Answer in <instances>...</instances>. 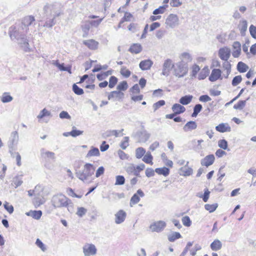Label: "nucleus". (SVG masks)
<instances>
[{"instance_id": "f257e3e1", "label": "nucleus", "mask_w": 256, "mask_h": 256, "mask_svg": "<svg viewBox=\"0 0 256 256\" xmlns=\"http://www.w3.org/2000/svg\"><path fill=\"white\" fill-rule=\"evenodd\" d=\"M8 34L12 40H16L20 47L25 51L30 50L29 44L26 34H22L16 26H12L9 28Z\"/></svg>"}, {"instance_id": "f03ea898", "label": "nucleus", "mask_w": 256, "mask_h": 256, "mask_svg": "<svg viewBox=\"0 0 256 256\" xmlns=\"http://www.w3.org/2000/svg\"><path fill=\"white\" fill-rule=\"evenodd\" d=\"M43 10L46 15L50 13V14H52L53 16V18L52 19L46 20L44 26L52 28L56 24V22H54L56 18L60 16L61 14L60 6L58 4H46L44 6Z\"/></svg>"}, {"instance_id": "7ed1b4c3", "label": "nucleus", "mask_w": 256, "mask_h": 256, "mask_svg": "<svg viewBox=\"0 0 256 256\" xmlns=\"http://www.w3.org/2000/svg\"><path fill=\"white\" fill-rule=\"evenodd\" d=\"M95 171V167L92 164L86 163L84 165L82 170H78L76 172V176L84 182H88Z\"/></svg>"}, {"instance_id": "20e7f679", "label": "nucleus", "mask_w": 256, "mask_h": 256, "mask_svg": "<svg viewBox=\"0 0 256 256\" xmlns=\"http://www.w3.org/2000/svg\"><path fill=\"white\" fill-rule=\"evenodd\" d=\"M52 204L55 208L66 207L72 204L70 200L62 194L54 196L52 199Z\"/></svg>"}, {"instance_id": "39448f33", "label": "nucleus", "mask_w": 256, "mask_h": 256, "mask_svg": "<svg viewBox=\"0 0 256 256\" xmlns=\"http://www.w3.org/2000/svg\"><path fill=\"white\" fill-rule=\"evenodd\" d=\"M188 71V64L180 62L176 64V68L174 70V74L178 78H182L186 74Z\"/></svg>"}, {"instance_id": "423d86ee", "label": "nucleus", "mask_w": 256, "mask_h": 256, "mask_svg": "<svg viewBox=\"0 0 256 256\" xmlns=\"http://www.w3.org/2000/svg\"><path fill=\"white\" fill-rule=\"evenodd\" d=\"M166 225V223L164 221L159 220L151 224L150 228L152 232H159L164 230Z\"/></svg>"}, {"instance_id": "0eeeda50", "label": "nucleus", "mask_w": 256, "mask_h": 256, "mask_svg": "<svg viewBox=\"0 0 256 256\" xmlns=\"http://www.w3.org/2000/svg\"><path fill=\"white\" fill-rule=\"evenodd\" d=\"M166 26L170 28H174L178 24V16L174 14H170L166 20Z\"/></svg>"}, {"instance_id": "6e6552de", "label": "nucleus", "mask_w": 256, "mask_h": 256, "mask_svg": "<svg viewBox=\"0 0 256 256\" xmlns=\"http://www.w3.org/2000/svg\"><path fill=\"white\" fill-rule=\"evenodd\" d=\"M174 67V64L170 59L166 60L162 66V74L164 76H168L170 70Z\"/></svg>"}, {"instance_id": "1a4fd4ad", "label": "nucleus", "mask_w": 256, "mask_h": 256, "mask_svg": "<svg viewBox=\"0 0 256 256\" xmlns=\"http://www.w3.org/2000/svg\"><path fill=\"white\" fill-rule=\"evenodd\" d=\"M83 252L84 256L94 255L96 253L97 250L93 244H87L83 246Z\"/></svg>"}, {"instance_id": "9d476101", "label": "nucleus", "mask_w": 256, "mask_h": 256, "mask_svg": "<svg viewBox=\"0 0 256 256\" xmlns=\"http://www.w3.org/2000/svg\"><path fill=\"white\" fill-rule=\"evenodd\" d=\"M218 55L221 60L227 61L230 56V50L227 47L220 48L218 50Z\"/></svg>"}, {"instance_id": "9b49d317", "label": "nucleus", "mask_w": 256, "mask_h": 256, "mask_svg": "<svg viewBox=\"0 0 256 256\" xmlns=\"http://www.w3.org/2000/svg\"><path fill=\"white\" fill-rule=\"evenodd\" d=\"M18 140V134L17 131L12 132L11 133L8 142V148L14 147L16 145Z\"/></svg>"}, {"instance_id": "f8f14e48", "label": "nucleus", "mask_w": 256, "mask_h": 256, "mask_svg": "<svg viewBox=\"0 0 256 256\" xmlns=\"http://www.w3.org/2000/svg\"><path fill=\"white\" fill-rule=\"evenodd\" d=\"M215 157L214 154H209L201 160L200 164L202 166L208 167L213 164Z\"/></svg>"}, {"instance_id": "ddd939ff", "label": "nucleus", "mask_w": 256, "mask_h": 256, "mask_svg": "<svg viewBox=\"0 0 256 256\" xmlns=\"http://www.w3.org/2000/svg\"><path fill=\"white\" fill-rule=\"evenodd\" d=\"M138 194L140 197H143L144 196V192L140 189L138 190H137L136 193L134 194L130 198V206H132L133 205L138 204L140 202V198L138 196Z\"/></svg>"}, {"instance_id": "4468645a", "label": "nucleus", "mask_w": 256, "mask_h": 256, "mask_svg": "<svg viewBox=\"0 0 256 256\" xmlns=\"http://www.w3.org/2000/svg\"><path fill=\"white\" fill-rule=\"evenodd\" d=\"M126 214L123 210H118L115 214V222L116 224H120L123 222L126 218Z\"/></svg>"}, {"instance_id": "2eb2a0df", "label": "nucleus", "mask_w": 256, "mask_h": 256, "mask_svg": "<svg viewBox=\"0 0 256 256\" xmlns=\"http://www.w3.org/2000/svg\"><path fill=\"white\" fill-rule=\"evenodd\" d=\"M222 71L220 69L214 68L212 70V73L209 76V80L210 82H215L221 77Z\"/></svg>"}, {"instance_id": "dca6fc26", "label": "nucleus", "mask_w": 256, "mask_h": 256, "mask_svg": "<svg viewBox=\"0 0 256 256\" xmlns=\"http://www.w3.org/2000/svg\"><path fill=\"white\" fill-rule=\"evenodd\" d=\"M234 50L232 52V56L234 58H238L241 52V44L238 42H234L232 44Z\"/></svg>"}, {"instance_id": "f3484780", "label": "nucleus", "mask_w": 256, "mask_h": 256, "mask_svg": "<svg viewBox=\"0 0 256 256\" xmlns=\"http://www.w3.org/2000/svg\"><path fill=\"white\" fill-rule=\"evenodd\" d=\"M153 64V62L150 60H142L139 64L140 68L142 70H150Z\"/></svg>"}, {"instance_id": "a211bd4d", "label": "nucleus", "mask_w": 256, "mask_h": 256, "mask_svg": "<svg viewBox=\"0 0 256 256\" xmlns=\"http://www.w3.org/2000/svg\"><path fill=\"white\" fill-rule=\"evenodd\" d=\"M35 20L34 18L32 16H27L24 17L22 22V28L24 30L30 26Z\"/></svg>"}, {"instance_id": "6ab92c4d", "label": "nucleus", "mask_w": 256, "mask_h": 256, "mask_svg": "<svg viewBox=\"0 0 256 256\" xmlns=\"http://www.w3.org/2000/svg\"><path fill=\"white\" fill-rule=\"evenodd\" d=\"M216 130L220 132H230L231 131V128L227 123H222L216 126Z\"/></svg>"}, {"instance_id": "aec40b11", "label": "nucleus", "mask_w": 256, "mask_h": 256, "mask_svg": "<svg viewBox=\"0 0 256 256\" xmlns=\"http://www.w3.org/2000/svg\"><path fill=\"white\" fill-rule=\"evenodd\" d=\"M52 64L58 68L61 71L68 72L69 74H72L71 72V66H64V64H60L58 60L54 61Z\"/></svg>"}, {"instance_id": "412c9836", "label": "nucleus", "mask_w": 256, "mask_h": 256, "mask_svg": "<svg viewBox=\"0 0 256 256\" xmlns=\"http://www.w3.org/2000/svg\"><path fill=\"white\" fill-rule=\"evenodd\" d=\"M83 44L87 46L90 49L94 50L98 48V42L94 40H84Z\"/></svg>"}, {"instance_id": "4be33fe9", "label": "nucleus", "mask_w": 256, "mask_h": 256, "mask_svg": "<svg viewBox=\"0 0 256 256\" xmlns=\"http://www.w3.org/2000/svg\"><path fill=\"white\" fill-rule=\"evenodd\" d=\"M139 137V142H145L150 137V134H148L145 130H144L138 132Z\"/></svg>"}, {"instance_id": "5701e85b", "label": "nucleus", "mask_w": 256, "mask_h": 256, "mask_svg": "<svg viewBox=\"0 0 256 256\" xmlns=\"http://www.w3.org/2000/svg\"><path fill=\"white\" fill-rule=\"evenodd\" d=\"M172 111L176 115L182 113H183L186 110V108L184 106H182L178 104H174L172 106Z\"/></svg>"}, {"instance_id": "b1692460", "label": "nucleus", "mask_w": 256, "mask_h": 256, "mask_svg": "<svg viewBox=\"0 0 256 256\" xmlns=\"http://www.w3.org/2000/svg\"><path fill=\"white\" fill-rule=\"evenodd\" d=\"M124 94L122 92H120L118 90L112 91L110 92L109 95L108 96V99L110 100V99L116 98H118V100L122 99L124 98Z\"/></svg>"}, {"instance_id": "393cba45", "label": "nucleus", "mask_w": 256, "mask_h": 256, "mask_svg": "<svg viewBox=\"0 0 256 256\" xmlns=\"http://www.w3.org/2000/svg\"><path fill=\"white\" fill-rule=\"evenodd\" d=\"M142 50V46L140 44H134L130 48L128 51L131 53L138 54Z\"/></svg>"}, {"instance_id": "a878e982", "label": "nucleus", "mask_w": 256, "mask_h": 256, "mask_svg": "<svg viewBox=\"0 0 256 256\" xmlns=\"http://www.w3.org/2000/svg\"><path fill=\"white\" fill-rule=\"evenodd\" d=\"M188 164V162H187L186 165L180 168V171L182 173L181 174L184 176H189L192 174L193 170L192 168L187 167Z\"/></svg>"}, {"instance_id": "bb28decb", "label": "nucleus", "mask_w": 256, "mask_h": 256, "mask_svg": "<svg viewBox=\"0 0 256 256\" xmlns=\"http://www.w3.org/2000/svg\"><path fill=\"white\" fill-rule=\"evenodd\" d=\"M197 128V124L194 121H190L188 122L184 126L183 129L184 131L187 132L196 129Z\"/></svg>"}, {"instance_id": "cd10ccee", "label": "nucleus", "mask_w": 256, "mask_h": 256, "mask_svg": "<svg viewBox=\"0 0 256 256\" xmlns=\"http://www.w3.org/2000/svg\"><path fill=\"white\" fill-rule=\"evenodd\" d=\"M180 58L181 60L180 62L185 63L188 64V63L190 62L192 60V58L190 54L188 52H183L181 54L180 56Z\"/></svg>"}, {"instance_id": "c85d7f7f", "label": "nucleus", "mask_w": 256, "mask_h": 256, "mask_svg": "<svg viewBox=\"0 0 256 256\" xmlns=\"http://www.w3.org/2000/svg\"><path fill=\"white\" fill-rule=\"evenodd\" d=\"M28 216H32L36 220H39L42 216V212L41 210H30L26 213Z\"/></svg>"}, {"instance_id": "c756f323", "label": "nucleus", "mask_w": 256, "mask_h": 256, "mask_svg": "<svg viewBox=\"0 0 256 256\" xmlns=\"http://www.w3.org/2000/svg\"><path fill=\"white\" fill-rule=\"evenodd\" d=\"M248 22L246 20H243L240 22L238 25V29L242 36H244L247 30Z\"/></svg>"}, {"instance_id": "7c9ffc66", "label": "nucleus", "mask_w": 256, "mask_h": 256, "mask_svg": "<svg viewBox=\"0 0 256 256\" xmlns=\"http://www.w3.org/2000/svg\"><path fill=\"white\" fill-rule=\"evenodd\" d=\"M192 98L193 96L192 95H186L182 96L180 99L179 102L182 105H187L192 102Z\"/></svg>"}, {"instance_id": "2f4dec72", "label": "nucleus", "mask_w": 256, "mask_h": 256, "mask_svg": "<svg viewBox=\"0 0 256 256\" xmlns=\"http://www.w3.org/2000/svg\"><path fill=\"white\" fill-rule=\"evenodd\" d=\"M155 172L158 174L163 175L164 176H168L170 174V169L165 166L162 168H156L154 170Z\"/></svg>"}, {"instance_id": "473e14b6", "label": "nucleus", "mask_w": 256, "mask_h": 256, "mask_svg": "<svg viewBox=\"0 0 256 256\" xmlns=\"http://www.w3.org/2000/svg\"><path fill=\"white\" fill-rule=\"evenodd\" d=\"M210 248L212 250L216 251L222 248V244L221 242L218 240H215L211 244Z\"/></svg>"}, {"instance_id": "72a5a7b5", "label": "nucleus", "mask_w": 256, "mask_h": 256, "mask_svg": "<svg viewBox=\"0 0 256 256\" xmlns=\"http://www.w3.org/2000/svg\"><path fill=\"white\" fill-rule=\"evenodd\" d=\"M236 68L237 70L240 73L245 72L248 69V66L242 62L238 63Z\"/></svg>"}, {"instance_id": "f704fd0d", "label": "nucleus", "mask_w": 256, "mask_h": 256, "mask_svg": "<svg viewBox=\"0 0 256 256\" xmlns=\"http://www.w3.org/2000/svg\"><path fill=\"white\" fill-rule=\"evenodd\" d=\"M100 152L99 150L95 147L92 146V148L88 152L86 157L89 158L91 156H99Z\"/></svg>"}, {"instance_id": "c9c22d12", "label": "nucleus", "mask_w": 256, "mask_h": 256, "mask_svg": "<svg viewBox=\"0 0 256 256\" xmlns=\"http://www.w3.org/2000/svg\"><path fill=\"white\" fill-rule=\"evenodd\" d=\"M182 238V236L178 232H172L168 236V240L170 242H174L176 240Z\"/></svg>"}, {"instance_id": "e433bc0d", "label": "nucleus", "mask_w": 256, "mask_h": 256, "mask_svg": "<svg viewBox=\"0 0 256 256\" xmlns=\"http://www.w3.org/2000/svg\"><path fill=\"white\" fill-rule=\"evenodd\" d=\"M168 8V5L165 4L162 6H160L158 8L155 9L152 14L154 15H158V14H164L166 10V8Z\"/></svg>"}, {"instance_id": "4c0bfd02", "label": "nucleus", "mask_w": 256, "mask_h": 256, "mask_svg": "<svg viewBox=\"0 0 256 256\" xmlns=\"http://www.w3.org/2000/svg\"><path fill=\"white\" fill-rule=\"evenodd\" d=\"M218 206V204L217 203H215L212 204H206L204 205L205 209L208 211L210 213L213 212H214Z\"/></svg>"}, {"instance_id": "58836bf2", "label": "nucleus", "mask_w": 256, "mask_h": 256, "mask_svg": "<svg viewBox=\"0 0 256 256\" xmlns=\"http://www.w3.org/2000/svg\"><path fill=\"white\" fill-rule=\"evenodd\" d=\"M146 153V150L142 147H140L136 150V157L137 158H140Z\"/></svg>"}, {"instance_id": "ea45409f", "label": "nucleus", "mask_w": 256, "mask_h": 256, "mask_svg": "<svg viewBox=\"0 0 256 256\" xmlns=\"http://www.w3.org/2000/svg\"><path fill=\"white\" fill-rule=\"evenodd\" d=\"M44 148H42L40 150V153H41V155L42 156H44V155L47 158H50L52 160L55 159L56 157H55V154L54 152H49V151L44 152Z\"/></svg>"}, {"instance_id": "a19ab883", "label": "nucleus", "mask_w": 256, "mask_h": 256, "mask_svg": "<svg viewBox=\"0 0 256 256\" xmlns=\"http://www.w3.org/2000/svg\"><path fill=\"white\" fill-rule=\"evenodd\" d=\"M153 157L152 156L150 152H148L146 155L144 156L142 160L146 163L149 164H152V160Z\"/></svg>"}, {"instance_id": "79ce46f5", "label": "nucleus", "mask_w": 256, "mask_h": 256, "mask_svg": "<svg viewBox=\"0 0 256 256\" xmlns=\"http://www.w3.org/2000/svg\"><path fill=\"white\" fill-rule=\"evenodd\" d=\"M128 88V84L126 81L124 80L119 83L117 86V90L118 91H124L127 90Z\"/></svg>"}, {"instance_id": "37998d69", "label": "nucleus", "mask_w": 256, "mask_h": 256, "mask_svg": "<svg viewBox=\"0 0 256 256\" xmlns=\"http://www.w3.org/2000/svg\"><path fill=\"white\" fill-rule=\"evenodd\" d=\"M136 166H134V164H129L126 166H125V170L126 172L130 174H134V171L136 170Z\"/></svg>"}, {"instance_id": "c03bdc74", "label": "nucleus", "mask_w": 256, "mask_h": 256, "mask_svg": "<svg viewBox=\"0 0 256 256\" xmlns=\"http://www.w3.org/2000/svg\"><path fill=\"white\" fill-rule=\"evenodd\" d=\"M246 104V100H240L234 106V108L236 110H242Z\"/></svg>"}, {"instance_id": "a18cd8bd", "label": "nucleus", "mask_w": 256, "mask_h": 256, "mask_svg": "<svg viewBox=\"0 0 256 256\" xmlns=\"http://www.w3.org/2000/svg\"><path fill=\"white\" fill-rule=\"evenodd\" d=\"M222 66L225 70H227V76H226L225 78H228L231 72V64L228 60L224 61V62L222 64Z\"/></svg>"}, {"instance_id": "49530a36", "label": "nucleus", "mask_w": 256, "mask_h": 256, "mask_svg": "<svg viewBox=\"0 0 256 256\" xmlns=\"http://www.w3.org/2000/svg\"><path fill=\"white\" fill-rule=\"evenodd\" d=\"M72 88L73 92L77 95H82L84 92V90L78 87L76 84H73Z\"/></svg>"}, {"instance_id": "de8ad7c7", "label": "nucleus", "mask_w": 256, "mask_h": 256, "mask_svg": "<svg viewBox=\"0 0 256 256\" xmlns=\"http://www.w3.org/2000/svg\"><path fill=\"white\" fill-rule=\"evenodd\" d=\"M125 182V178L123 176L118 175L116 177L115 185H123Z\"/></svg>"}, {"instance_id": "09e8293b", "label": "nucleus", "mask_w": 256, "mask_h": 256, "mask_svg": "<svg viewBox=\"0 0 256 256\" xmlns=\"http://www.w3.org/2000/svg\"><path fill=\"white\" fill-rule=\"evenodd\" d=\"M135 168L134 176L140 177V172L144 169L145 165L144 164H142L139 166H137Z\"/></svg>"}, {"instance_id": "8fccbe9b", "label": "nucleus", "mask_w": 256, "mask_h": 256, "mask_svg": "<svg viewBox=\"0 0 256 256\" xmlns=\"http://www.w3.org/2000/svg\"><path fill=\"white\" fill-rule=\"evenodd\" d=\"M50 112L48 111L46 108H44L40 112L39 114L37 116V118L39 119H41L46 116H50Z\"/></svg>"}, {"instance_id": "3c124183", "label": "nucleus", "mask_w": 256, "mask_h": 256, "mask_svg": "<svg viewBox=\"0 0 256 256\" xmlns=\"http://www.w3.org/2000/svg\"><path fill=\"white\" fill-rule=\"evenodd\" d=\"M118 79L114 76H111L109 80L108 86L110 88H113L118 82Z\"/></svg>"}, {"instance_id": "603ef678", "label": "nucleus", "mask_w": 256, "mask_h": 256, "mask_svg": "<svg viewBox=\"0 0 256 256\" xmlns=\"http://www.w3.org/2000/svg\"><path fill=\"white\" fill-rule=\"evenodd\" d=\"M72 130L70 132L71 136L72 137H76L77 136H80L84 132V131L78 130L76 129L75 126H73L72 128Z\"/></svg>"}, {"instance_id": "864d4df0", "label": "nucleus", "mask_w": 256, "mask_h": 256, "mask_svg": "<svg viewBox=\"0 0 256 256\" xmlns=\"http://www.w3.org/2000/svg\"><path fill=\"white\" fill-rule=\"evenodd\" d=\"M242 80V77L241 76H234L232 82V84L233 86H236L241 82Z\"/></svg>"}, {"instance_id": "5fc2aeb1", "label": "nucleus", "mask_w": 256, "mask_h": 256, "mask_svg": "<svg viewBox=\"0 0 256 256\" xmlns=\"http://www.w3.org/2000/svg\"><path fill=\"white\" fill-rule=\"evenodd\" d=\"M4 209L9 212V214H11L14 212V206L12 204H10L9 202H5L4 204Z\"/></svg>"}, {"instance_id": "6e6d98bb", "label": "nucleus", "mask_w": 256, "mask_h": 256, "mask_svg": "<svg viewBox=\"0 0 256 256\" xmlns=\"http://www.w3.org/2000/svg\"><path fill=\"white\" fill-rule=\"evenodd\" d=\"M218 146L220 148L224 150L228 149V142L224 139L219 140L218 142Z\"/></svg>"}, {"instance_id": "4d7b16f0", "label": "nucleus", "mask_w": 256, "mask_h": 256, "mask_svg": "<svg viewBox=\"0 0 256 256\" xmlns=\"http://www.w3.org/2000/svg\"><path fill=\"white\" fill-rule=\"evenodd\" d=\"M164 104L165 101L164 100H160L154 103L152 106L154 112L156 111L159 108H160L161 106H164Z\"/></svg>"}, {"instance_id": "13d9d810", "label": "nucleus", "mask_w": 256, "mask_h": 256, "mask_svg": "<svg viewBox=\"0 0 256 256\" xmlns=\"http://www.w3.org/2000/svg\"><path fill=\"white\" fill-rule=\"evenodd\" d=\"M13 98L12 96L8 94H6V93H4L2 98V101L4 103L8 102L12 100Z\"/></svg>"}, {"instance_id": "bf43d9fd", "label": "nucleus", "mask_w": 256, "mask_h": 256, "mask_svg": "<svg viewBox=\"0 0 256 256\" xmlns=\"http://www.w3.org/2000/svg\"><path fill=\"white\" fill-rule=\"evenodd\" d=\"M182 222L183 224L186 226H190L192 224L190 218L188 216H184L182 218Z\"/></svg>"}, {"instance_id": "052dcab7", "label": "nucleus", "mask_w": 256, "mask_h": 256, "mask_svg": "<svg viewBox=\"0 0 256 256\" xmlns=\"http://www.w3.org/2000/svg\"><path fill=\"white\" fill-rule=\"evenodd\" d=\"M120 72L121 74L126 78L129 77L131 74L130 71L128 70H126V67H122Z\"/></svg>"}, {"instance_id": "680f3d73", "label": "nucleus", "mask_w": 256, "mask_h": 256, "mask_svg": "<svg viewBox=\"0 0 256 256\" xmlns=\"http://www.w3.org/2000/svg\"><path fill=\"white\" fill-rule=\"evenodd\" d=\"M210 194V191L208 190V188H206L204 190V194L202 196V195L199 196H198L200 198H202V200H204V202H206L208 200Z\"/></svg>"}, {"instance_id": "e2e57ef3", "label": "nucleus", "mask_w": 256, "mask_h": 256, "mask_svg": "<svg viewBox=\"0 0 256 256\" xmlns=\"http://www.w3.org/2000/svg\"><path fill=\"white\" fill-rule=\"evenodd\" d=\"M129 138L128 136L124 137V140L122 142L120 145L121 148L125 150L128 146Z\"/></svg>"}, {"instance_id": "0e129e2a", "label": "nucleus", "mask_w": 256, "mask_h": 256, "mask_svg": "<svg viewBox=\"0 0 256 256\" xmlns=\"http://www.w3.org/2000/svg\"><path fill=\"white\" fill-rule=\"evenodd\" d=\"M249 30L252 38L256 39V26L253 24L250 25L249 28Z\"/></svg>"}, {"instance_id": "69168bd1", "label": "nucleus", "mask_w": 256, "mask_h": 256, "mask_svg": "<svg viewBox=\"0 0 256 256\" xmlns=\"http://www.w3.org/2000/svg\"><path fill=\"white\" fill-rule=\"evenodd\" d=\"M36 244L42 252H45L46 250V248L44 244L39 238L36 240Z\"/></svg>"}, {"instance_id": "338daca9", "label": "nucleus", "mask_w": 256, "mask_h": 256, "mask_svg": "<svg viewBox=\"0 0 256 256\" xmlns=\"http://www.w3.org/2000/svg\"><path fill=\"white\" fill-rule=\"evenodd\" d=\"M86 212V210L83 207L78 208L76 214L80 217L83 216Z\"/></svg>"}, {"instance_id": "774afa93", "label": "nucleus", "mask_w": 256, "mask_h": 256, "mask_svg": "<svg viewBox=\"0 0 256 256\" xmlns=\"http://www.w3.org/2000/svg\"><path fill=\"white\" fill-rule=\"evenodd\" d=\"M211 100V98L207 94L202 95L199 98V100L201 102H206Z\"/></svg>"}]
</instances>
